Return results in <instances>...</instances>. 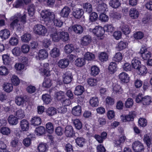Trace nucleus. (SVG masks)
Returning <instances> with one entry per match:
<instances>
[{"label":"nucleus","mask_w":152,"mask_h":152,"mask_svg":"<svg viewBox=\"0 0 152 152\" xmlns=\"http://www.w3.org/2000/svg\"><path fill=\"white\" fill-rule=\"evenodd\" d=\"M10 18L13 20L10 24V27L15 28L18 31H20L23 28V24L26 22V13H24L21 15L20 13H17Z\"/></svg>","instance_id":"f257e3e1"},{"label":"nucleus","mask_w":152,"mask_h":152,"mask_svg":"<svg viewBox=\"0 0 152 152\" xmlns=\"http://www.w3.org/2000/svg\"><path fill=\"white\" fill-rule=\"evenodd\" d=\"M41 15L45 21L50 22L52 21L55 18L54 13L51 12L48 10H44L41 13Z\"/></svg>","instance_id":"f03ea898"},{"label":"nucleus","mask_w":152,"mask_h":152,"mask_svg":"<svg viewBox=\"0 0 152 152\" xmlns=\"http://www.w3.org/2000/svg\"><path fill=\"white\" fill-rule=\"evenodd\" d=\"M33 31L35 34L43 36H45L47 32L45 27L41 24L35 25L34 27Z\"/></svg>","instance_id":"7ed1b4c3"},{"label":"nucleus","mask_w":152,"mask_h":152,"mask_svg":"<svg viewBox=\"0 0 152 152\" xmlns=\"http://www.w3.org/2000/svg\"><path fill=\"white\" fill-rule=\"evenodd\" d=\"M42 67L39 69V71L42 75L48 76L50 75V69L49 64L48 63L44 64L41 65Z\"/></svg>","instance_id":"20e7f679"},{"label":"nucleus","mask_w":152,"mask_h":152,"mask_svg":"<svg viewBox=\"0 0 152 152\" xmlns=\"http://www.w3.org/2000/svg\"><path fill=\"white\" fill-rule=\"evenodd\" d=\"M140 53L141 54V56L144 60H147L151 56V53L147 50L146 48L144 46H142Z\"/></svg>","instance_id":"39448f33"},{"label":"nucleus","mask_w":152,"mask_h":152,"mask_svg":"<svg viewBox=\"0 0 152 152\" xmlns=\"http://www.w3.org/2000/svg\"><path fill=\"white\" fill-rule=\"evenodd\" d=\"M89 31L98 37H102L104 33L103 28L99 26H96L93 29L90 28Z\"/></svg>","instance_id":"423d86ee"},{"label":"nucleus","mask_w":152,"mask_h":152,"mask_svg":"<svg viewBox=\"0 0 152 152\" xmlns=\"http://www.w3.org/2000/svg\"><path fill=\"white\" fill-rule=\"evenodd\" d=\"M10 145L13 149L18 150L20 149L21 143L18 138L15 137L11 139Z\"/></svg>","instance_id":"0eeeda50"},{"label":"nucleus","mask_w":152,"mask_h":152,"mask_svg":"<svg viewBox=\"0 0 152 152\" xmlns=\"http://www.w3.org/2000/svg\"><path fill=\"white\" fill-rule=\"evenodd\" d=\"M132 147L133 150L135 152H141L144 149L143 145L138 141L134 142L132 144Z\"/></svg>","instance_id":"6e6552de"},{"label":"nucleus","mask_w":152,"mask_h":152,"mask_svg":"<svg viewBox=\"0 0 152 152\" xmlns=\"http://www.w3.org/2000/svg\"><path fill=\"white\" fill-rule=\"evenodd\" d=\"M53 32L50 34L52 40L55 42H57L60 40V31H57L55 28L52 29Z\"/></svg>","instance_id":"1a4fd4ad"},{"label":"nucleus","mask_w":152,"mask_h":152,"mask_svg":"<svg viewBox=\"0 0 152 152\" xmlns=\"http://www.w3.org/2000/svg\"><path fill=\"white\" fill-rule=\"evenodd\" d=\"M69 64V61L67 58L61 59L57 63L58 67L61 69H65L67 67Z\"/></svg>","instance_id":"9d476101"},{"label":"nucleus","mask_w":152,"mask_h":152,"mask_svg":"<svg viewBox=\"0 0 152 152\" xmlns=\"http://www.w3.org/2000/svg\"><path fill=\"white\" fill-rule=\"evenodd\" d=\"M126 137L122 136L121 137L118 139L114 140L113 141L114 146L115 147H119L121 148L122 146V144L125 141Z\"/></svg>","instance_id":"9b49d317"},{"label":"nucleus","mask_w":152,"mask_h":152,"mask_svg":"<svg viewBox=\"0 0 152 152\" xmlns=\"http://www.w3.org/2000/svg\"><path fill=\"white\" fill-rule=\"evenodd\" d=\"M20 127L23 131L28 130L29 127V123L28 121L25 119L21 120L20 122Z\"/></svg>","instance_id":"f8f14e48"},{"label":"nucleus","mask_w":152,"mask_h":152,"mask_svg":"<svg viewBox=\"0 0 152 152\" xmlns=\"http://www.w3.org/2000/svg\"><path fill=\"white\" fill-rule=\"evenodd\" d=\"M135 116V115L134 113H130L128 115H122L121 116V118L123 121L125 122L132 121Z\"/></svg>","instance_id":"ddd939ff"},{"label":"nucleus","mask_w":152,"mask_h":152,"mask_svg":"<svg viewBox=\"0 0 152 152\" xmlns=\"http://www.w3.org/2000/svg\"><path fill=\"white\" fill-rule=\"evenodd\" d=\"M119 77L121 82L123 83H128L129 80V77L125 72H123L120 73L119 75Z\"/></svg>","instance_id":"4468645a"},{"label":"nucleus","mask_w":152,"mask_h":152,"mask_svg":"<svg viewBox=\"0 0 152 152\" xmlns=\"http://www.w3.org/2000/svg\"><path fill=\"white\" fill-rule=\"evenodd\" d=\"M120 28L123 33L126 35L129 34L130 32V29L128 26L123 22L121 23Z\"/></svg>","instance_id":"2eb2a0df"},{"label":"nucleus","mask_w":152,"mask_h":152,"mask_svg":"<svg viewBox=\"0 0 152 152\" xmlns=\"http://www.w3.org/2000/svg\"><path fill=\"white\" fill-rule=\"evenodd\" d=\"M136 72L139 75L143 76L147 73V68L145 66L141 65L136 69Z\"/></svg>","instance_id":"dca6fc26"},{"label":"nucleus","mask_w":152,"mask_h":152,"mask_svg":"<svg viewBox=\"0 0 152 152\" xmlns=\"http://www.w3.org/2000/svg\"><path fill=\"white\" fill-rule=\"evenodd\" d=\"M10 35V31L8 29H4L0 31V37L2 39H7L9 37Z\"/></svg>","instance_id":"f3484780"},{"label":"nucleus","mask_w":152,"mask_h":152,"mask_svg":"<svg viewBox=\"0 0 152 152\" xmlns=\"http://www.w3.org/2000/svg\"><path fill=\"white\" fill-rule=\"evenodd\" d=\"M139 12L134 8L131 9L129 11V15L132 19L137 18L139 16Z\"/></svg>","instance_id":"a211bd4d"},{"label":"nucleus","mask_w":152,"mask_h":152,"mask_svg":"<svg viewBox=\"0 0 152 152\" xmlns=\"http://www.w3.org/2000/svg\"><path fill=\"white\" fill-rule=\"evenodd\" d=\"M63 82L64 83L67 84L69 83L71 81V74L70 72H66L63 76Z\"/></svg>","instance_id":"6ab92c4d"},{"label":"nucleus","mask_w":152,"mask_h":152,"mask_svg":"<svg viewBox=\"0 0 152 152\" xmlns=\"http://www.w3.org/2000/svg\"><path fill=\"white\" fill-rule=\"evenodd\" d=\"M132 65L134 69H137L141 65V62L137 58H134L132 61Z\"/></svg>","instance_id":"aec40b11"},{"label":"nucleus","mask_w":152,"mask_h":152,"mask_svg":"<svg viewBox=\"0 0 152 152\" xmlns=\"http://www.w3.org/2000/svg\"><path fill=\"white\" fill-rule=\"evenodd\" d=\"M91 38L88 36L86 35L84 36L81 40V43L83 45H88L91 42Z\"/></svg>","instance_id":"412c9836"},{"label":"nucleus","mask_w":152,"mask_h":152,"mask_svg":"<svg viewBox=\"0 0 152 152\" xmlns=\"http://www.w3.org/2000/svg\"><path fill=\"white\" fill-rule=\"evenodd\" d=\"M99 102L98 98L96 96L91 97L89 100L90 105L93 107L98 106L99 105Z\"/></svg>","instance_id":"4be33fe9"},{"label":"nucleus","mask_w":152,"mask_h":152,"mask_svg":"<svg viewBox=\"0 0 152 152\" xmlns=\"http://www.w3.org/2000/svg\"><path fill=\"white\" fill-rule=\"evenodd\" d=\"M70 12V9L67 7H65L61 10L60 14L61 16L63 17H68Z\"/></svg>","instance_id":"5701e85b"},{"label":"nucleus","mask_w":152,"mask_h":152,"mask_svg":"<svg viewBox=\"0 0 152 152\" xmlns=\"http://www.w3.org/2000/svg\"><path fill=\"white\" fill-rule=\"evenodd\" d=\"M8 121L9 123L12 125H16L18 123V119L15 115H11L9 116Z\"/></svg>","instance_id":"b1692460"},{"label":"nucleus","mask_w":152,"mask_h":152,"mask_svg":"<svg viewBox=\"0 0 152 152\" xmlns=\"http://www.w3.org/2000/svg\"><path fill=\"white\" fill-rule=\"evenodd\" d=\"M127 46V42L121 41L117 44L116 48L118 50L121 51L126 48Z\"/></svg>","instance_id":"393cba45"},{"label":"nucleus","mask_w":152,"mask_h":152,"mask_svg":"<svg viewBox=\"0 0 152 152\" xmlns=\"http://www.w3.org/2000/svg\"><path fill=\"white\" fill-rule=\"evenodd\" d=\"M31 124L34 126H38L41 124V120L39 117L34 116L31 118Z\"/></svg>","instance_id":"a878e982"},{"label":"nucleus","mask_w":152,"mask_h":152,"mask_svg":"<svg viewBox=\"0 0 152 152\" xmlns=\"http://www.w3.org/2000/svg\"><path fill=\"white\" fill-rule=\"evenodd\" d=\"M50 54L51 57L53 58L57 57L60 55V50L58 48H54L50 51Z\"/></svg>","instance_id":"bb28decb"},{"label":"nucleus","mask_w":152,"mask_h":152,"mask_svg":"<svg viewBox=\"0 0 152 152\" xmlns=\"http://www.w3.org/2000/svg\"><path fill=\"white\" fill-rule=\"evenodd\" d=\"M117 65L116 63L111 62L109 64L108 70L110 73H113L117 70Z\"/></svg>","instance_id":"cd10ccee"},{"label":"nucleus","mask_w":152,"mask_h":152,"mask_svg":"<svg viewBox=\"0 0 152 152\" xmlns=\"http://www.w3.org/2000/svg\"><path fill=\"white\" fill-rule=\"evenodd\" d=\"M65 133L68 137H71L73 134V129L71 126H68L65 128Z\"/></svg>","instance_id":"c85d7f7f"},{"label":"nucleus","mask_w":152,"mask_h":152,"mask_svg":"<svg viewBox=\"0 0 152 152\" xmlns=\"http://www.w3.org/2000/svg\"><path fill=\"white\" fill-rule=\"evenodd\" d=\"M4 90L6 92L10 93L11 92L13 89L12 84L10 83H6L3 85Z\"/></svg>","instance_id":"c756f323"},{"label":"nucleus","mask_w":152,"mask_h":152,"mask_svg":"<svg viewBox=\"0 0 152 152\" xmlns=\"http://www.w3.org/2000/svg\"><path fill=\"white\" fill-rule=\"evenodd\" d=\"M19 39V37L15 34L10 38L9 41L10 43L12 45H16L18 43Z\"/></svg>","instance_id":"7c9ffc66"},{"label":"nucleus","mask_w":152,"mask_h":152,"mask_svg":"<svg viewBox=\"0 0 152 152\" xmlns=\"http://www.w3.org/2000/svg\"><path fill=\"white\" fill-rule=\"evenodd\" d=\"M151 99L150 96H144L142 102V104L143 107H145L146 106L150 104L151 102Z\"/></svg>","instance_id":"2f4dec72"},{"label":"nucleus","mask_w":152,"mask_h":152,"mask_svg":"<svg viewBox=\"0 0 152 152\" xmlns=\"http://www.w3.org/2000/svg\"><path fill=\"white\" fill-rule=\"evenodd\" d=\"M15 115L18 119H22L25 116V112L23 110L19 109L16 111Z\"/></svg>","instance_id":"473e14b6"},{"label":"nucleus","mask_w":152,"mask_h":152,"mask_svg":"<svg viewBox=\"0 0 152 152\" xmlns=\"http://www.w3.org/2000/svg\"><path fill=\"white\" fill-rule=\"evenodd\" d=\"M38 55L39 59H44L48 57V53L45 50L41 49L39 51Z\"/></svg>","instance_id":"72a5a7b5"},{"label":"nucleus","mask_w":152,"mask_h":152,"mask_svg":"<svg viewBox=\"0 0 152 152\" xmlns=\"http://www.w3.org/2000/svg\"><path fill=\"white\" fill-rule=\"evenodd\" d=\"M99 72V69L96 66H92L91 68V74L92 76H95L97 75Z\"/></svg>","instance_id":"f704fd0d"},{"label":"nucleus","mask_w":152,"mask_h":152,"mask_svg":"<svg viewBox=\"0 0 152 152\" xmlns=\"http://www.w3.org/2000/svg\"><path fill=\"white\" fill-rule=\"evenodd\" d=\"M31 38L30 34L26 33L23 35L21 37V40L23 42L27 43L28 42Z\"/></svg>","instance_id":"c9c22d12"},{"label":"nucleus","mask_w":152,"mask_h":152,"mask_svg":"<svg viewBox=\"0 0 152 152\" xmlns=\"http://www.w3.org/2000/svg\"><path fill=\"white\" fill-rule=\"evenodd\" d=\"M95 55L90 52H87L84 55L85 59L88 61H93L95 59Z\"/></svg>","instance_id":"e433bc0d"},{"label":"nucleus","mask_w":152,"mask_h":152,"mask_svg":"<svg viewBox=\"0 0 152 152\" xmlns=\"http://www.w3.org/2000/svg\"><path fill=\"white\" fill-rule=\"evenodd\" d=\"M2 60L4 64L5 65H8L12 61V58L7 54H4L2 56Z\"/></svg>","instance_id":"4c0bfd02"},{"label":"nucleus","mask_w":152,"mask_h":152,"mask_svg":"<svg viewBox=\"0 0 152 152\" xmlns=\"http://www.w3.org/2000/svg\"><path fill=\"white\" fill-rule=\"evenodd\" d=\"M11 82L14 86H18L20 83V80L17 76L15 75H13L11 78Z\"/></svg>","instance_id":"58836bf2"},{"label":"nucleus","mask_w":152,"mask_h":152,"mask_svg":"<svg viewBox=\"0 0 152 152\" xmlns=\"http://www.w3.org/2000/svg\"><path fill=\"white\" fill-rule=\"evenodd\" d=\"M107 10V6L104 3H102L99 4L98 6L97 10L98 11L101 12H104L106 11Z\"/></svg>","instance_id":"ea45409f"},{"label":"nucleus","mask_w":152,"mask_h":152,"mask_svg":"<svg viewBox=\"0 0 152 152\" xmlns=\"http://www.w3.org/2000/svg\"><path fill=\"white\" fill-rule=\"evenodd\" d=\"M109 4L110 6L115 8L118 7L120 5L119 0H110Z\"/></svg>","instance_id":"a19ab883"},{"label":"nucleus","mask_w":152,"mask_h":152,"mask_svg":"<svg viewBox=\"0 0 152 152\" xmlns=\"http://www.w3.org/2000/svg\"><path fill=\"white\" fill-rule=\"evenodd\" d=\"M108 56L106 53L102 52L99 54V58L102 61H106L108 60Z\"/></svg>","instance_id":"79ce46f5"},{"label":"nucleus","mask_w":152,"mask_h":152,"mask_svg":"<svg viewBox=\"0 0 152 152\" xmlns=\"http://www.w3.org/2000/svg\"><path fill=\"white\" fill-rule=\"evenodd\" d=\"M37 148L40 152H45L47 150L48 145L45 143H41L39 145Z\"/></svg>","instance_id":"37998d69"},{"label":"nucleus","mask_w":152,"mask_h":152,"mask_svg":"<svg viewBox=\"0 0 152 152\" xmlns=\"http://www.w3.org/2000/svg\"><path fill=\"white\" fill-rule=\"evenodd\" d=\"M60 39L65 42L68 41L69 39V34L67 32L60 31Z\"/></svg>","instance_id":"c03bdc74"},{"label":"nucleus","mask_w":152,"mask_h":152,"mask_svg":"<svg viewBox=\"0 0 152 152\" xmlns=\"http://www.w3.org/2000/svg\"><path fill=\"white\" fill-rule=\"evenodd\" d=\"M106 106H109L113 105L115 103V100L113 98L108 96L105 100Z\"/></svg>","instance_id":"a18cd8bd"},{"label":"nucleus","mask_w":152,"mask_h":152,"mask_svg":"<svg viewBox=\"0 0 152 152\" xmlns=\"http://www.w3.org/2000/svg\"><path fill=\"white\" fill-rule=\"evenodd\" d=\"M0 132L3 135H8L10 133L11 130L8 127H2L0 129Z\"/></svg>","instance_id":"49530a36"},{"label":"nucleus","mask_w":152,"mask_h":152,"mask_svg":"<svg viewBox=\"0 0 152 152\" xmlns=\"http://www.w3.org/2000/svg\"><path fill=\"white\" fill-rule=\"evenodd\" d=\"M74 50L73 45L72 44H68L64 47V51L66 53H69Z\"/></svg>","instance_id":"de8ad7c7"},{"label":"nucleus","mask_w":152,"mask_h":152,"mask_svg":"<svg viewBox=\"0 0 152 152\" xmlns=\"http://www.w3.org/2000/svg\"><path fill=\"white\" fill-rule=\"evenodd\" d=\"M42 99L44 102L46 104H49L51 100L50 96L47 94L42 95Z\"/></svg>","instance_id":"09e8293b"},{"label":"nucleus","mask_w":152,"mask_h":152,"mask_svg":"<svg viewBox=\"0 0 152 152\" xmlns=\"http://www.w3.org/2000/svg\"><path fill=\"white\" fill-rule=\"evenodd\" d=\"M104 32L106 31L108 33H111L114 30V27L111 25H106L104 27Z\"/></svg>","instance_id":"8fccbe9b"},{"label":"nucleus","mask_w":152,"mask_h":152,"mask_svg":"<svg viewBox=\"0 0 152 152\" xmlns=\"http://www.w3.org/2000/svg\"><path fill=\"white\" fill-rule=\"evenodd\" d=\"M45 130V128L44 127L40 126L36 128L35 133L37 135L39 136L44 133Z\"/></svg>","instance_id":"3c124183"},{"label":"nucleus","mask_w":152,"mask_h":152,"mask_svg":"<svg viewBox=\"0 0 152 152\" xmlns=\"http://www.w3.org/2000/svg\"><path fill=\"white\" fill-rule=\"evenodd\" d=\"M113 92L116 94H119L122 93V89L121 86L117 84L114 85L113 88Z\"/></svg>","instance_id":"603ef678"},{"label":"nucleus","mask_w":152,"mask_h":152,"mask_svg":"<svg viewBox=\"0 0 152 152\" xmlns=\"http://www.w3.org/2000/svg\"><path fill=\"white\" fill-rule=\"evenodd\" d=\"M122 59V54L120 52L116 53L113 57V60L115 62H118L121 61Z\"/></svg>","instance_id":"864d4df0"},{"label":"nucleus","mask_w":152,"mask_h":152,"mask_svg":"<svg viewBox=\"0 0 152 152\" xmlns=\"http://www.w3.org/2000/svg\"><path fill=\"white\" fill-rule=\"evenodd\" d=\"M56 109L54 107H49L47 110V113L49 116L53 115L56 113Z\"/></svg>","instance_id":"5fc2aeb1"},{"label":"nucleus","mask_w":152,"mask_h":152,"mask_svg":"<svg viewBox=\"0 0 152 152\" xmlns=\"http://www.w3.org/2000/svg\"><path fill=\"white\" fill-rule=\"evenodd\" d=\"M84 9L88 13H90L92 11V7L91 4L89 3H86L83 5Z\"/></svg>","instance_id":"6e6d98bb"},{"label":"nucleus","mask_w":152,"mask_h":152,"mask_svg":"<svg viewBox=\"0 0 152 152\" xmlns=\"http://www.w3.org/2000/svg\"><path fill=\"white\" fill-rule=\"evenodd\" d=\"M46 128L47 132L49 133L53 132L54 130L53 126L51 122H48L46 124Z\"/></svg>","instance_id":"4d7b16f0"},{"label":"nucleus","mask_w":152,"mask_h":152,"mask_svg":"<svg viewBox=\"0 0 152 152\" xmlns=\"http://www.w3.org/2000/svg\"><path fill=\"white\" fill-rule=\"evenodd\" d=\"M9 73L8 69L5 66H1L0 67V75H6Z\"/></svg>","instance_id":"13d9d810"},{"label":"nucleus","mask_w":152,"mask_h":152,"mask_svg":"<svg viewBox=\"0 0 152 152\" xmlns=\"http://www.w3.org/2000/svg\"><path fill=\"white\" fill-rule=\"evenodd\" d=\"M23 5L22 0H16L13 4V7L16 8H20Z\"/></svg>","instance_id":"bf43d9fd"},{"label":"nucleus","mask_w":152,"mask_h":152,"mask_svg":"<svg viewBox=\"0 0 152 152\" xmlns=\"http://www.w3.org/2000/svg\"><path fill=\"white\" fill-rule=\"evenodd\" d=\"M30 47L27 44L23 45L21 47V51L24 53H26L29 51Z\"/></svg>","instance_id":"052dcab7"},{"label":"nucleus","mask_w":152,"mask_h":152,"mask_svg":"<svg viewBox=\"0 0 152 152\" xmlns=\"http://www.w3.org/2000/svg\"><path fill=\"white\" fill-rule=\"evenodd\" d=\"M43 86L45 88H49L52 85L51 81L50 79L45 78L43 82Z\"/></svg>","instance_id":"680f3d73"},{"label":"nucleus","mask_w":152,"mask_h":152,"mask_svg":"<svg viewBox=\"0 0 152 152\" xmlns=\"http://www.w3.org/2000/svg\"><path fill=\"white\" fill-rule=\"evenodd\" d=\"M28 10L29 15L33 16L35 12L34 6L33 4L29 5L28 7Z\"/></svg>","instance_id":"e2e57ef3"},{"label":"nucleus","mask_w":152,"mask_h":152,"mask_svg":"<svg viewBox=\"0 0 152 152\" xmlns=\"http://www.w3.org/2000/svg\"><path fill=\"white\" fill-rule=\"evenodd\" d=\"M25 67V65L21 63H16L15 65V67L16 70L20 71L23 70Z\"/></svg>","instance_id":"0e129e2a"},{"label":"nucleus","mask_w":152,"mask_h":152,"mask_svg":"<svg viewBox=\"0 0 152 152\" xmlns=\"http://www.w3.org/2000/svg\"><path fill=\"white\" fill-rule=\"evenodd\" d=\"M144 140L147 146H150L151 142V137L148 134H145L144 136Z\"/></svg>","instance_id":"69168bd1"},{"label":"nucleus","mask_w":152,"mask_h":152,"mask_svg":"<svg viewBox=\"0 0 152 152\" xmlns=\"http://www.w3.org/2000/svg\"><path fill=\"white\" fill-rule=\"evenodd\" d=\"M144 36L143 33L141 31H138L136 32L134 34V38L137 39H142Z\"/></svg>","instance_id":"338daca9"},{"label":"nucleus","mask_w":152,"mask_h":152,"mask_svg":"<svg viewBox=\"0 0 152 152\" xmlns=\"http://www.w3.org/2000/svg\"><path fill=\"white\" fill-rule=\"evenodd\" d=\"M15 102L18 105H20L23 103L24 99L22 97L17 96L16 98Z\"/></svg>","instance_id":"774afa93"}]
</instances>
